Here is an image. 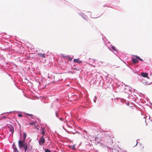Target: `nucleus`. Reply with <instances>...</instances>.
<instances>
[{"instance_id": "1", "label": "nucleus", "mask_w": 152, "mask_h": 152, "mask_svg": "<svg viewBox=\"0 0 152 152\" xmlns=\"http://www.w3.org/2000/svg\"><path fill=\"white\" fill-rule=\"evenodd\" d=\"M105 137L107 139H109L110 140H111L112 142L113 143V140H112V138H114V137L112 134L110 133H107L105 134Z\"/></svg>"}, {"instance_id": "2", "label": "nucleus", "mask_w": 152, "mask_h": 152, "mask_svg": "<svg viewBox=\"0 0 152 152\" xmlns=\"http://www.w3.org/2000/svg\"><path fill=\"white\" fill-rule=\"evenodd\" d=\"M18 144L19 148H21L23 147L27 143H25V141L24 140H19L18 141Z\"/></svg>"}, {"instance_id": "3", "label": "nucleus", "mask_w": 152, "mask_h": 152, "mask_svg": "<svg viewBox=\"0 0 152 152\" xmlns=\"http://www.w3.org/2000/svg\"><path fill=\"white\" fill-rule=\"evenodd\" d=\"M45 140L43 136H42L40 137L39 140V144L40 145H42L45 143Z\"/></svg>"}, {"instance_id": "4", "label": "nucleus", "mask_w": 152, "mask_h": 152, "mask_svg": "<svg viewBox=\"0 0 152 152\" xmlns=\"http://www.w3.org/2000/svg\"><path fill=\"white\" fill-rule=\"evenodd\" d=\"M141 76L144 77H147L149 79V77L148 76V74L146 72H142L141 73Z\"/></svg>"}, {"instance_id": "5", "label": "nucleus", "mask_w": 152, "mask_h": 152, "mask_svg": "<svg viewBox=\"0 0 152 152\" xmlns=\"http://www.w3.org/2000/svg\"><path fill=\"white\" fill-rule=\"evenodd\" d=\"M73 61L78 64H79L82 62V61L80 60L79 58L74 59L73 60Z\"/></svg>"}, {"instance_id": "6", "label": "nucleus", "mask_w": 152, "mask_h": 152, "mask_svg": "<svg viewBox=\"0 0 152 152\" xmlns=\"http://www.w3.org/2000/svg\"><path fill=\"white\" fill-rule=\"evenodd\" d=\"M132 62L134 64L137 63L138 62V61L137 60V59L135 58L132 59Z\"/></svg>"}, {"instance_id": "7", "label": "nucleus", "mask_w": 152, "mask_h": 152, "mask_svg": "<svg viewBox=\"0 0 152 152\" xmlns=\"http://www.w3.org/2000/svg\"><path fill=\"white\" fill-rule=\"evenodd\" d=\"M38 54L39 56L40 57L45 58V54H42V53H38Z\"/></svg>"}, {"instance_id": "8", "label": "nucleus", "mask_w": 152, "mask_h": 152, "mask_svg": "<svg viewBox=\"0 0 152 152\" xmlns=\"http://www.w3.org/2000/svg\"><path fill=\"white\" fill-rule=\"evenodd\" d=\"M141 81L144 85H146L148 83L147 81H145V80L144 79H142Z\"/></svg>"}, {"instance_id": "9", "label": "nucleus", "mask_w": 152, "mask_h": 152, "mask_svg": "<svg viewBox=\"0 0 152 152\" xmlns=\"http://www.w3.org/2000/svg\"><path fill=\"white\" fill-rule=\"evenodd\" d=\"M27 134L25 132L23 133V140L25 141L26 138Z\"/></svg>"}, {"instance_id": "10", "label": "nucleus", "mask_w": 152, "mask_h": 152, "mask_svg": "<svg viewBox=\"0 0 152 152\" xmlns=\"http://www.w3.org/2000/svg\"><path fill=\"white\" fill-rule=\"evenodd\" d=\"M36 124V122L35 121H34L33 122L29 123L28 124V125H35Z\"/></svg>"}, {"instance_id": "11", "label": "nucleus", "mask_w": 152, "mask_h": 152, "mask_svg": "<svg viewBox=\"0 0 152 152\" xmlns=\"http://www.w3.org/2000/svg\"><path fill=\"white\" fill-rule=\"evenodd\" d=\"M45 130L44 129V128L42 129V134L43 135H45Z\"/></svg>"}, {"instance_id": "12", "label": "nucleus", "mask_w": 152, "mask_h": 152, "mask_svg": "<svg viewBox=\"0 0 152 152\" xmlns=\"http://www.w3.org/2000/svg\"><path fill=\"white\" fill-rule=\"evenodd\" d=\"M24 147V150H25V151L26 152L27 150V148H28V144L27 143L26 145L24 147Z\"/></svg>"}, {"instance_id": "13", "label": "nucleus", "mask_w": 152, "mask_h": 152, "mask_svg": "<svg viewBox=\"0 0 152 152\" xmlns=\"http://www.w3.org/2000/svg\"><path fill=\"white\" fill-rule=\"evenodd\" d=\"M10 131L13 133L14 132V128L12 126L10 128Z\"/></svg>"}, {"instance_id": "14", "label": "nucleus", "mask_w": 152, "mask_h": 152, "mask_svg": "<svg viewBox=\"0 0 152 152\" xmlns=\"http://www.w3.org/2000/svg\"><path fill=\"white\" fill-rule=\"evenodd\" d=\"M60 77V76H59V75H56V76H54V79H55V78H56V81H58V80H60V79L58 78V79H56V78H57V77Z\"/></svg>"}, {"instance_id": "15", "label": "nucleus", "mask_w": 152, "mask_h": 152, "mask_svg": "<svg viewBox=\"0 0 152 152\" xmlns=\"http://www.w3.org/2000/svg\"><path fill=\"white\" fill-rule=\"evenodd\" d=\"M111 48L115 51H116V48L114 46H112L111 47Z\"/></svg>"}, {"instance_id": "16", "label": "nucleus", "mask_w": 152, "mask_h": 152, "mask_svg": "<svg viewBox=\"0 0 152 152\" xmlns=\"http://www.w3.org/2000/svg\"><path fill=\"white\" fill-rule=\"evenodd\" d=\"M13 149L15 151V152H19V151L17 150V148L15 147H14L13 148Z\"/></svg>"}, {"instance_id": "17", "label": "nucleus", "mask_w": 152, "mask_h": 152, "mask_svg": "<svg viewBox=\"0 0 152 152\" xmlns=\"http://www.w3.org/2000/svg\"><path fill=\"white\" fill-rule=\"evenodd\" d=\"M45 152H51V151L49 150L46 149L45 150Z\"/></svg>"}, {"instance_id": "18", "label": "nucleus", "mask_w": 152, "mask_h": 152, "mask_svg": "<svg viewBox=\"0 0 152 152\" xmlns=\"http://www.w3.org/2000/svg\"><path fill=\"white\" fill-rule=\"evenodd\" d=\"M74 69L76 70H77V71H80V68H77V67L74 68Z\"/></svg>"}, {"instance_id": "19", "label": "nucleus", "mask_w": 152, "mask_h": 152, "mask_svg": "<svg viewBox=\"0 0 152 152\" xmlns=\"http://www.w3.org/2000/svg\"><path fill=\"white\" fill-rule=\"evenodd\" d=\"M72 149H76V148H75V145H73L72 146Z\"/></svg>"}, {"instance_id": "20", "label": "nucleus", "mask_w": 152, "mask_h": 152, "mask_svg": "<svg viewBox=\"0 0 152 152\" xmlns=\"http://www.w3.org/2000/svg\"><path fill=\"white\" fill-rule=\"evenodd\" d=\"M18 116L19 117H22L23 116L21 114H19L18 115Z\"/></svg>"}, {"instance_id": "21", "label": "nucleus", "mask_w": 152, "mask_h": 152, "mask_svg": "<svg viewBox=\"0 0 152 152\" xmlns=\"http://www.w3.org/2000/svg\"><path fill=\"white\" fill-rule=\"evenodd\" d=\"M136 57L138 58V59H139V58H140L138 56H136Z\"/></svg>"}, {"instance_id": "22", "label": "nucleus", "mask_w": 152, "mask_h": 152, "mask_svg": "<svg viewBox=\"0 0 152 152\" xmlns=\"http://www.w3.org/2000/svg\"><path fill=\"white\" fill-rule=\"evenodd\" d=\"M35 128H36L38 130H39V128H38L36 126H35Z\"/></svg>"}, {"instance_id": "23", "label": "nucleus", "mask_w": 152, "mask_h": 152, "mask_svg": "<svg viewBox=\"0 0 152 152\" xmlns=\"http://www.w3.org/2000/svg\"><path fill=\"white\" fill-rule=\"evenodd\" d=\"M140 61H143V60L141 59V58H139V59Z\"/></svg>"}, {"instance_id": "24", "label": "nucleus", "mask_w": 152, "mask_h": 152, "mask_svg": "<svg viewBox=\"0 0 152 152\" xmlns=\"http://www.w3.org/2000/svg\"><path fill=\"white\" fill-rule=\"evenodd\" d=\"M13 145V146H14V144Z\"/></svg>"}]
</instances>
